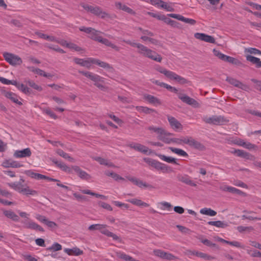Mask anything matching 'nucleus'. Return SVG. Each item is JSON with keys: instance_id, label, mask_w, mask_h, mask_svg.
Here are the masks:
<instances>
[{"instance_id": "38", "label": "nucleus", "mask_w": 261, "mask_h": 261, "mask_svg": "<svg viewBox=\"0 0 261 261\" xmlns=\"http://www.w3.org/2000/svg\"><path fill=\"white\" fill-rule=\"evenodd\" d=\"M231 153L236 155L238 156L248 158L249 153L240 149H234L231 151Z\"/></svg>"}, {"instance_id": "55", "label": "nucleus", "mask_w": 261, "mask_h": 261, "mask_svg": "<svg viewBox=\"0 0 261 261\" xmlns=\"http://www.w3.org/2000/svg\"><path fill=\"white\" fill-rule=\"evenodd\" d=\"M246 59L247 61H250L253 64H255L257 65L258 62H259V59L255 57H253L251 55H248L246 57Z\"/></svg>"}, {"instance_id": "7", "label": "nucleus", "mask_w": 261, "mask_h": 261, "mask_svg": "<svg viewBox=\"0 0 261 261\" xmlns=\"http://www.w3.org/2000/svg\"><path fill=\"white\" fill-rule=\"evenodd\" d=\"M73 61L76 64L80 65L82 66L86 67L87 68H90L92 65L93 64L94 58H88L86 59H80L74 58Z\"/></svg>"}, {"instance_id": "56", "label": "nucleus", "mask_w": 261, "mask_h": 261, "mask_svg": "<svg viewBox=\"0 0 261 261\" xmlns=\"http://www.w3.org/2000/svg\"><path fill=\"white\" fill-rule=\"evenodd\" d=\"M148 129L158 134V136L163 132L164 130V129L161 127H156L153 126L148 127Z\"/></svg>"}, {"instance_id": "26", "label": "nucleus", "mask_w": 261, "mask_h": 261, "mask_svg": "<svg viewBox=\"0 0 261 261\" xmlns=\"http://www.w3.org/2000/svg\"><path fill=\"white\" fill-rule=\"evenodd\" d=\"M99 42L107 46L111 47V48L114 49L116 51L119 50V47L113 44L112 42L109 41L108 39L106 38H103L101 37L99 39Z\"/></svg>"}, {"instance_id": "22", "label": "nucleus", "mask_w": 261, "mask_h": 261, "mask_svg": "<svg viewBox=\"0 0 261 261\" xmlns=\"http://www.w3.org/2000/svg\"><path fill=\"white\" fill-rule=\"evenodd\" d=\"M64 251L69 255H80L83 254V251L77 247H74L71 249L65 248Z\"/></svg>"}, {"instance_id": "13", "label": "nucleus", "mask_w": 261, "mask_h": 261, "mask_svg": "<svg viewBox=\"0 0 261 261\" xmlns=\"http://www.w3.org/2000/svg\"><path fill=\"white\" fill-rule=\"evenodd\" d=\"M32 154V152L29 148H27L22 150H16L13 156L16 158H23L30 157Z\"/></svg>"}, {"instance_id": "17", "label": "nucleus", "mask_w": 261, "mask_h": 261, "mask_svg": "<svg viewBox=\"0 0 261 261\" xmlns=\"http://www.w3.org/2000/svg\"><path fill=\"white\" fill-rule=\"evenodd\" d=\"M172 134L167 133L164 129L159 136H158L159 139L162 141L163 142L170 144L173 141V139L171 137Z\"/></svg>"}, {"instance_id": "58", "label": "nucleus", "mask_w": 261, "mask_h": 261, "mask_svg": "<svg viewBox=\"0 0 261 261\" xmlns=\"http://www.w3.org/2000/svg\"><path fill=\"white\" fill-rule=\"evenodd\" d=\"M136 186L140 188H151V186L143 182L142 180L138 179L136 184Z\"/></svg>"}, {"instance_id": "63", "label": "nucleus", "mask_w": 261, "mask_h": 261, "mask_svg": "<svg viewBox=\"0 0 261 261\" xmlns=\"http://www.w3.org/2000/svg\"><path fill=\"white\" fill-rule=\"evenodd\" d=\"M164 254L163 259L174 260L177 258L176 257L169 252H165Z\"/></svg>"}, {"instance_id": "53", "label": "nucleus", "mask_w": 261, "mask_h": 261, "mask_svg": "<svg viewBox=\"0 0 261 261\" xmlns=\"http://www.w3.org/2000/svg\"><path fill=\"white\" fill-rule=\"evenodd\" d=\"M57 153L60 155L61 156L65 158V159H68L69 161H73V159L71 158L69 155L68 154L66 153V152H64L61 149H58L57 150Z\"/></svg>"}, {"instance_id": "54", "label": "nucleus", "mask_w": 261, "mask_h": 261, "mask_svg": "<svg viewBox=\"0 0 261 261\" xmlns=\"http://www.w3.org/2000/svg\"><path fill=\"white\" fill-rule=\"evenodd\" d=\"M180 180H181L182 182H185V184L189 185L191 186L195 187L196 186V184L192 180H191L189 177H182Z\"/></svg>"}, {"instance_id": "16", "label": "nucleus", "mask_w": 261, "mask_h": 261, "mask_svg": "<svg viewBox=\"0 0 261 261\" xmlns=\"http://www.w3.org/2000/svg\"><path fill=\"white\" fill-rule=\"evenodd\" d=\"M130 148H133L137 151L147 154L149 151V149L147 147L137 143H131L128 145Z\"/></svg>"}, {"instance_id": "6", "label": "nucleus", "mask_w": 261, "mask_h": 261, "mask_svg": "<svg viewBox=\"0 0 261 261\" xmlns=\"http://www.w3.org/2000/svg\"><path fill=\"white\" fill-rule=\"evenodd\" d=\"M3 56L5 60L12 65H20L22 61L18 56L9 53H4Z\"/></svg>"}, {"instance_id": "59", "label": "nucleus", "mask_w": 261, "mask_h": 261, "mask_svg": "<svg viewBox=\"0 0 261 261\" xmlns=\"http://www.w3.org/2000/svg\"><path fill=\"white\" fill-rule=\"evenodd\" d=\"M165 251L160 249H155L153 251V254L155 256H158L162 259H163L164 255H165Z\"/></svg>"}, {"instance_id": "46", "label": "nucleus", "mask_w": 261, "mask_h": 261, "mask_svg": "<svg viewBox=\"0 0 261 261\" xmlns=\"http://www.w3.org/2000/svg\"><path fill=\"white\" fill-rule=\"evenodd\" d=\"M32 71L33 72H34V73H35L39 75H41V76H43L47 77H52V75L51 74L46 73L43 70H42L40 69H39V68L33 69L32 70Z\"/></svg>"}, {"instance_id": "3", "label": "nucleus", "mask_w": 261, "mask_h": 261, "mask_svg": "<svg viewBox=\"0 0 261 261\" xmlns=\"http://www.w3.org/2000/svg\"><path fill=\"white\" fill-rule=\"evenodd\" d=\"M203 120L206 123L213 125H224L229 122V120L221 115H213L211 117L205 116Z\"/></svg>"}, {"instance_id": "49", "label": "nucleus", "mask_w": 261, "mask_h": 261, "mask_svg": "<svg viewBox=\"0 0 261 261\" xmlns=\"http://www.w3.org/2000/svg\"><path fill=\"white\" fill-rule=\"evenodd\" d=\"M42 112L54 119L57 118V116L48 108L43 109Z\"/></svg>"}, {"instance_id": "60", "label": "nucleus", "mask_w": 261, "mask_h": 261, "mask_svg": "<svg viewBox=\"0 0 261 261\" xmlns=\"http://www.w3.org/2000/svg\"><path fill=\"white\" fill-rule=\"evenodd\" d=\"M200 241L203 244L209 247H216L217 245L216 244L213 243L207 239H201Z\"/></svg>"}, {"instance_id": "36", "label": "nucleus", "mask_w": 261, "mask_h": 261, "mask_svg": "<svg viewBox=\"0 0 261 261\" xmlns=\"http://www.w3.org/2000/svg\"><path fill=\"white\" fill-rule=\"evenodd\" d=\"M93 64H96V65H98L99 66H100L103 68L107 69H110L112 68L110 64H109L108 63L103 62V61H101L100 60L96 59L95 58H94V61H93Z\"/></svg>"}, {"instance_id": "20", "label": "nucleus", "mask_w": 261, "mask_h": 261, "mask_svg": "<svg viewBox=\"0 0 261 261\" xmlns=\"http://www.w3.org/2000/svg\"><path fill=\"white\" fill-rule=\"evenodd\" d=\"M143 97L144 99L147 100L149 103L153 105L154 106L160 105L162 104L161 101L157 97L147 94L144 95Z\"/></svg>"}, {"instance_id": "52", "label": "nucleus", "mask_w": 261, "mask_h": 261, "mask_svg": "<svg viewBox=\"0 0 261 261\" xmlns=\"http://www.w3.org/2000/svg\"><path fill=\"white\" fill-rule=\"evenodd\" d=\"M138 30L141 32V36L148 37L149 36H153L154 35V34L152 32H151V31H150L148 30H145L141 28H138Z\"/></svg>"}, {"instance_id": "32", "label": "nucleus", "mask_w": 261, "mask_h": 261, "mask_svg": "<svg viewBox=\"0 0 261 261\" xmlns=\"http://www.w3.org/2000/svg\"><path fill=\"white\" fill-rule=\"evenodd\" d=\"M20 193L24 195H35L37 194V192L35 190H32L27 185H23Z\"/></svg>"}, {"instance_id": "31", "label": "nucleus", "mask_w": 261, "mask_h": 261, "mask_svg": "<svg viewBox=\"0 0 261 261\" xmlns=\"http://www.w3.org/2000/svg\"><path fill=\"white\" fill-rule=\"evenodd\" d=\"M94 160L101 165H104L109 167H116L112 162L105 159L100 157H96L94 158Z\"/></svg>"}, {"instance_id": "41", "label": "nucleus", "mask_w": 261, "mask_h": 261, "mask_svg": "<svg viewBox=\"0 0 261 261\" xmlns=\"http://www.w3.org/2000/svg\"><path fill=\"white\" fill-rule=\"evenodd\" d=\"M117 256L118 258L122 259L125 261H137V260L133 258L130 256L127 255L123 252H117Z\"/></svg>"}, {"instance_id": "34", "label": "nucleus", "mask_w": 261, "mask_h": 261, "mask_svg": "<svg viewBox=\"0 0 261 261\" xmlns=\"http://www.w3.org/2000/svg\"><path fill=\"white\" fill-rule=\"evenodd\" d=\"M201 214L205 215L210 216H215L217 214V212L210 208H203L200 210Z\"/></svg>"}, {"instance_id": "33", "label": "nucleus", "mask_w": 261, "mask_h": 261, "mask_svg": "<svg viewBox=\"0 0 261 261\" xmlns=\"http://www.w3.org/2000/svg\"><path fill=\"white\" fill-rule=\"evenodd\" d=\"M207 224L210 225L216 226L218 228H225L228 226V224L221 221H208Z\"/></svg>"}, {"instance_id": "1", "label": "nucleus", "mask_w": 261, "mask_h": 261, "mask_svg": "<svg viewBox=\"0 0 261 261\" xmlns=\"http://www.w3.org/2000/svg\"><path fill=\"white\" fill-rule=\"evenodd\" d=\"M123 41L133 47H137L138 53L143 56L158 62H161L162 59L161 56L147 46L139 43L132 42L129 40H123Z\"/></svg>"}, {"instance_id": "62", "label": "nucleus", "mask_w": 261, "mask_h": 261, "mask_svg": "<svg viewBox=\"0 0 261 261\" xmlns=\"http://www.w3.org/2000/svg\"><path fill=\"white\" fill-rule=\"evenodd\" d=\"M67 47L74 49L76 51H80L82 50L81 48L77 45H76L75 44L71 43V42H68L67 44Z\"/></svg>"}, {"instance_id": "11", "label": "nucleus", "mask_w": 261, "mask_h": 261, "mask_svg": "<svg viewBox=\"0 0 261 261\" xmlns=\"http://www.w3.org/2000/svg\"><path fill=\"white\" fill-rule=\"evenodd\" d=\"M156 70L160 73L164 74L167 77L170 79V80H177L179 79L178 75L175 73L171 71L167 70V69L161 67L159 66L157 67Z\"/></svg>"}, {"instance_id": "61", "label": "nucleus", "mask_w": 261, "mask_h": 261, "mask_svg": "<svg viewBox=\"0 0 261 261\" xmlns=\"http://www.w3.org/2000/svg\"><path fill=\"white\" fill-rule=\"evenodd\" d=\"M228 192L231 193H234L240 195H242L244 194V192H242V191L232 187H229Z\"/></svg>"}, {"instance_id": "37", "label": "nucleus", "mask_w": 261, "mask_h": 261, "mask_svg": "<svg viewBox=\"0 0 261 261\" xmlns=\"http://www.w3.org/2000/svg\"><path fill=\"white\" fill-rule=\"evenodd\" d=\"M135 109L138 112L145 114H150L155 111L153 109L143 106H136L135 107Z\"/></svg>"}, {"instance_id": "19", "label": "nucleus", "mask_w": 261, "mask_h": 261, "mask_svg": "<svg viewBox=\"0 0 261 261\" xmlns=\"http://www.w3.org/2000/svg\"><path fill=\"white\" fill-rule=\"evenodd\" d=\"M107 225L106 224H102L101 228L100 229V232L109 237H111L114 240H119L120 238L115 233L110 231L107 229Z\"/></svg>"}, {"instance_id": "14", "label": "nucleus", "mask_w": 261, "mask_h": 261, "mask_svg": "<svg viewBox=\"0 0 261 261\" xmlns=\"http://www.w3.org/2000/svg\"><path fill=\"white\" fill-rule=\"evenodd\" d=\"M2 166L4 168H19L23 165L18 161L12 159L6 160L2 163Z\"/></svg>"}, {"instance_id": "18", "label": "nucleus", "mask_w": 261, "mask_h": 261, "mask_svg": "<svg viewBox=\"0 0 261 261\" xmlns=\"http://www.w3.org/2000/svg\"><path fill=\"white\" fill-rule=\"evenodd\" d=\"M180 99L186 103L190 105L194 108H199L200 107L199 103L194 99L190 97L187 95L180 96Z\"/></svg>"}, {"instance_id": "35", "label": "nucleus", "mask_w": 261, "mask_h": 261, "mask_svg": "<svg viewBox=\"0 0 261 261\" xmlns=\"http://www.w3.org/2000/svg\"><path fill=\"white\" fill-rule=\"evenodd\" d=\"M168 120L173 129H177L179 128V123L175 118L172 116H168Z\"/></svg>"}, {"instance_id": "48", "label": "nucleus", "mask_w": 261, "mask_h": 261, "mask_svg": "<svg viewBox=\"0 0 261 261\" xmlns=\"http://www.w3.org/2000/svg\"><path fill=\"white\" fill-rule=\"evenodd\" d=\"M53 162L58 167H59L63 171H67L69 169L68 166L65 164L64 163L58 161L57 160H53Z\"/></svg>"}, {"instance_id": "4", "label": "nucleus", "mask_w": 261, "mask_h": 261, "mask_svg": "<svg viewBox=\"0 0 261 261\" xmlns=\"http://www.w3.org/2000/svg\"><path fill=\"white\" fill-rule=\"evenodd\" d=\"M144 160L156 169L160 170L163 173H169L172 171L170 167L163 163L150 159H144Z\"/></svg>"}, {"instance_id": "50", "label": "nucleus", "mask_w": 261, "mask_h": 261, "mask_svg": "<svg viewBox=\"0 0 261 261\" xmlns=\"http://www.w3.org/2000/svg\"><path fill=\"white\" fill-rule=\"evenodd\" d=\"M213 53L215 56L217 57L219 59H221V60L225 61L226 58L227 57L226 55L222 54L219 50H216V49H213Z\"/></svg>"}, {"instance_id": "12", "label": "nucleus", "mask_w": 261, "mask_h": 261, "mask_svg": "<svg viewBox=\"0 0 261 261\" xmlns=\"http://www.w3.org/2000/svg\"><path fill=\"white\" fill-rule=\"evenodd\" d=\"M152 3L154 6L159 8H162L166 10L167 11L171 12L173 11V7L168 4L167 3L163 2L161 0H152Z\"/></svg>"}, {"instance_id": "57", "label": "nucleus", "mask_w": 261, "mask_h": 261, "mask_svg": "<svg viewBox=\"0 0 261 261\" xmlns=\"http://www.w3.org/2000/svg\"><path fill=\"white\" fill-rule=\"evenodd\" d=\"M17 88L24 93L26 94L30 92V89L23 84H19V85H18Z\"/></svg>"}, {"instance_id": "40", "label": "nucleus", "mask_w": 261, "mask_h": 261, "mask_svg": "<svg viewBox=\"0 0 261 261\" xmlns=\"http://www.w3.org/2000/svg\"><path fill=\"white\" fill-rule=\"evenodd\" d=\"M23 185H22L20 182H14L8 184V186L10 187L19 193H20Z\"/></svg>"}, {"instance_id": "30", "label": "nucleus", "mask_w": 261, "mask_h": 261, "mask_svg": "<svg viewBox=\"0 0 261 261\" xmlns=\"http://www.w3.org/2000/svg\"><path fill=\"white\" fill-rule=\"evenodd\" d=\"M25 173L26 174L30 177L36 179H44V178H46L45 175L40 173H35L32 170H28Z\"/></svg>"}, {"instance_id": "23", "label": "nucleus", "mask_w": 261, "mask_h": 261, "mask_svg": "<svg viewBox=\"0 0 261 261\" xmlns=\"http://www.w3.org/2000/svg\"><path fill=\"white\" fill-rule=\"evenodd\" d=\"M74 170L75 171L78 176L82 179H89L91 176L85 171L82 170L79 167L75 166L73 168Z\"/></svg>"}, {"instance_id": "21", "label": "nucleus", "mask_w": 261, "mask_h": 261, "mask_svg": "<svg viewBox=\"0 0 261 261\" xmlns=\"http://www.w3.org/2000/svg\"><path fill=\"white\" fill-rule=\"evenodd\" d=\"M157 206L160 210L164 211L170 212L172 211V205L168 202L162 201L159 202L157 204Z\"/></svg>"}, {"instance_id": "44", "label": "nucleus", "mask_w": 261, "mask_h": 261, "mask_svg": "<svg viewBox=\"0 0 261 261\" xmlns=\"http://www.w3.org/2000/svg\"><path fill=\"white\" fill-rule=\"evenodd\" d=\"M6 96L14 103L18 104L19 105H22V103L18 100L17 96L15 94L12 92H8L6 93Z\"/></svg>"}, {"instance_id": "51", "label": "nucleus", "mask_w": 261, "mask_h": 261, "mask_svg": "<svg viewBox=\"0 0 261 261\" xmlns=\"http://www.w3.org/2000/svg\"><path fill=\"white\" fill-rule=\"evenodd\" d=\"M180 21H181L186 23L189 24L190 25H194L196 23L195 20H194L193 19H191V18H186L181 15H180Z\"/></svg>"}, {"instance_id": "9", "label": "nucleus", "mask_w": 261, "mask_h": 261, "mask_svg": "<svg viewBox=\"0 0 261 261\" xmlns=\"http://www.w3.org/2000/svg\"><path fill=\"white\" fill-rule=\"evenodd\" d=\"M79 72L83 75H85L87 77L90 79L91 80L93 81L94 83H97L98 82H103V78L101 77L100 76L94 74L92 72L89 71H79Z\"/></svg>"}, {"instance_id": "5", "label": "nucleus", "mask_w": 261, "mask_h": 261, "mask_svg": "<svg viewBox=\"0 0 261 261\" xmlns=\"http://www.w3.org/2000/svg\"><path fill=\"white\" fill-rule=\"evenodd\" d=\"M180 143L188 144L199 150H204L205 149V147L203 144L191 137H182L180 138Z\"/></svg>"}, {"instance_id": "10", "label": "nucleus", "mask_w": 261, "mask_h": 261, "mask_svg": "<svg viewBox=\"0 0 261 261\" xmlns=\"http://www.w3.org/2000/svg\"><path fill=\"white\" fill-rule=\"evenodd\" d=\"M194 37L197 39H199L206 42L211 43H215V39L213 37L204 33H196L194 34Z\"/></svg>"}, {"instance_id": "27", "label": "nucleus", "mask_w": 261, "mask_h": 261, "mask_svg": "<svg viewBox=\"0 0 261 261\" xmlns=\"http://www.w3.org/2000/svg\"><path fill=\"white\" fill-rule=\"evenodd\" d=\"M192 254L206 260H210L214 259V257L201 252L194 251L192 252Z\"/></svg>"}, {"instance_id": "39", "label": "nucleus", "mask_w": 261, "mask_h": 261, "mask_svg": "<svg viewBox=\"0 0 261 261\" xmlns=\"http://www.w3.org/2000/svg\"><path fill=\"white\" fill-rule=\"evenodd\" d=\"M35 34L37 35L39 38L47 40L50 41H56V38L52 36H48L45 34L39 32H36Z\"/></svg>"}, {"instance_id": "15", "label": "nucleus", "mask_w": 261, "mask_h": 261, "mask_svg": "<svg viewBox=\"0 0 261 261\" xmlns=\"http://www.w3.org/2000/svg\"><path fill=\"white\" fill-rule=\"evenodd\" d=\"M226 81H227L229 84L233 85L234 86L243 89L244 90H247L248 89V86L245 84H244L242 82L233 79L231 77H227L226 78Z\"/></svg>"}, {"instance_id": "64", "label": "nucleus", "mask_w": 261, "mask_h": 261, "mask_svg": "<svg viewBox=\"0 0 261 261\" xmlns=\"http://www.w3.org/2000/svg\"><path fill=\"white\" fill-rule=\"evenodd\" d=\"M29 85L34 88V89H36L38 91H41L42 90V88L40 86L37 85L36 83H35L33 81H29L28 82Z\"/></svg>"}, {"instance_id": "25", "label": "nucleus", "mask_w": 261, "mask_h": 261, "mask_svg": "<svg viewBox=\"0 0 261 261\" xmlns=\"http://www.w3.org/2000/svg\"><path fill=\"white\" fill-rule=\"evenodd\" d=\"M153 36H149L148 37L141 36L140 39L145 42H149L150 44L154 45H160V41L157 39L152 38Z\"/></svg>"}, {"instance_id": "29", "label": "nucleus", "mask_w": 261, "mask_h": 261, "mask_svg": "<svg viewBox=\"0 0 261 261\" xmlns=\"http://www.w3.org/2000/svg\"><path fill=\"white\" fill-rule=\"evenodd\" d=\"M4 215L13 221L18 222L19 220V217L14 212L12 211H4Z\"/></svg>"}, {"instance_id": "2", "label": "nucleus", "mask_w": 261, "mask_h": 261, "mask_svg": "<svg viewBox=\"0 0 261 261\" xmlns=\"http://www.w3.org/2000/svg\"><path fill=\"white\" fill-rule=\"evenodd\" d=\"M81 6L87 11L101 18H105L109 16V14L98 6H93L82 3Z\"/></svg>"}, {"instance_id": "43", "label": "nucleus", "mask_w": 261, "mask_h": 261, "mask_svg": "<svg viewBox=\"0 0 261 261\" xmlns=\"http://www.w3.org/2000/svg\"><path fill=\"white\" fill-rule=\"evenodd\" d=\"M100 33L101 32L100 31H98L95 30L94 29H93L92 31L90 34V38L98 42L100 38L102 37L99 35Z\"/></svg>"}, {"instance_id": "42", "label": "nucleus", "mask_w": 261, "mask_h": 261, "mask_svg": "<svg viewBox=\"0 0 261 261\" xmlns=\"http://www.w3.org/2000/svg\"><path fill=\"white\" fill-rule=\"evenodd\" d=\"M225 61L238 66L243 65L242 62L238 59L228 56H227Z\"/></svg>"}, {"instance_id": "28", "label": "nucleus", "mask_w": 261, "mask_h": 261, "mask_svg": "<svg viewBox=\"0 0 261 261\" xmlns=\"http://www.w3.org/2000/svg\"><path fill=\"white\" fill-rule=\"evenodd\" d=\"M127 201L138 206L148 207L149 206V204L137 198L128 199Z\"/></svg>"}, {"instance_id": "24", "label": "nucleus", "mask_w": 261, "mask_h": 261, "mask_svg": "<svg viewBox=\"0 0 261 261\" xmlns=\"http://www.w3.org/2000/svg\"><path fill=\"white\" fill-rule=\"evenodd\" d=\"M116 7L120 10H122L129 14H135V12L130 8L128 7L125 5L122 4L120 2L115 3Z\"/></svg>"}, {"instance_id": "47", "label": "nucleus", "mask_w": 261, "mask_h": 261, "mask_svg": "<svg viewBox=\"0 0 261 261\" xmlns=\"http://www.w3.org/2000/svg\"><path fill=\"white\" fill-rule=\"evenodd\" d=\"M62 248L61 245L58 243H54L50 247L47 249L49 251H57L61 250Z\"/></svg>"}, {"instance_id": "8", "label": "nucleus", "mask_w": 261, "mask_h": 261, "mask_svg": "<svg viewBox=\"0 0 261 261\" xmlns=\"http://www.w3.org/2000/svg\"><path fill=\"white\" fill-rule=\"evenodd\" d=\"M23 226L25 228L43 232L44 229L39 225L31 220H25L22 222Z\"/></svg>"}, {"instance_id": "45", "label": "nucleus", "mask_w": 261, "mask_h": 261, "mask_svg": "<svg viewBox=\"0 0 261 261\" xmlns=\"http://www.w3.org/2000/svg\"><path fill=\"white\" fill-rule=\"evenodd\" d=\"M158 157L162 160L166 162L167 163H176L175 162V159L170 157V156H167L165 155L159 154H158Z\"/></svg>"}]
</instances>
